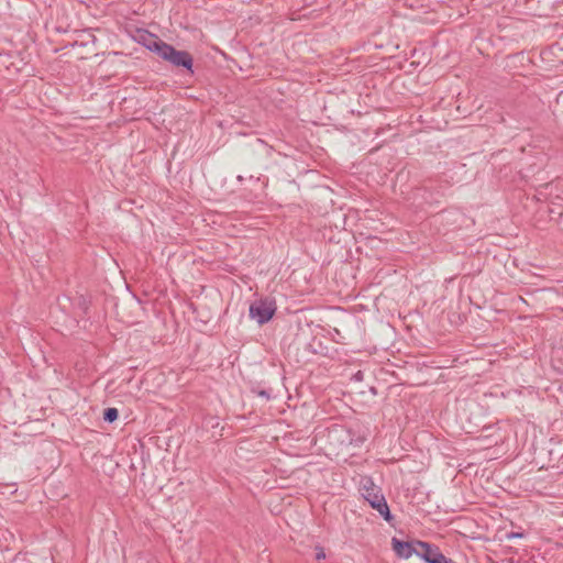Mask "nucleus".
I'll list each match as a JSON object with an SVG mask.
<instances>
[{
    "label": "nucleus",
    "mask_w": 563,
    "mask_h": 563,
    "mask_svg": "<svg viewBox=\"0 0 563 563\" xmlns=\"http://www.w3.org/2000/svg\"><path fill=\"white\" fill-rule=\"evenodd\" d=\"M261 397H264L266 399H269L271 398V390H267V389H262L257 393Z\"/></svg>",
    "instance_id": "14"
},
{
    "label": "nucleus",
    "mask_w": 563,
    "mask_h": 563,
    "mask_svg": "<svg viewBox=\"0 0 563 563\" xmlns=\"http://www.w3.org/2000/svg\"><path fill=\"white\" fill-rule=\"evenodd\" d=\"M275 497H277V499L279 500H284V498H280V495L279 494H276Z\"/></svg>",
    "instance_id": "16"
},
{
    "label": "nucleus",
    "mask_w": 563,
    "mask_h": 563,
    "mask_svg": "<svg viewBox=\"0 0 563 563\" xmlns=\"http://www.w3.org/2000/svg\"><path fill=\"white\" fill-rule=\"evenodd\" d=\"M267 504H268V507H269L272 514L277 515V514L282 512V506L279 503L271 500Z\"/></svg>",
    "instance_id": "12"
},
{
    "label": "nucleus",
    "mask_w": 563,
    "mask_h": 563,
    "mask_svg": "<svg viewBox=\"0 0 563 563\" xmlns=\"http://www.w3.org/2000/svg\"><path fill=\"white\" fill-rule=\"evenodd\" d=\"M360 375H361V372H358V373L355 375V377H356V378H360Z\"/></svg>",
    "instance_id": "17"
},
{
    "label": "nucleus",
    "mask_w": 563,
    "mask_h": 563,
    "mask_svg": "<svg viewBox=\"0 0 563 563\" xmlns=\"http://www.w3.org/2000/svg\"><path fill=\"white\" fill-rule=\"evenodd\" d=\"M136 41L148 51L156 53L158 56L162 55L163 48L167 45V43L162 41L158 36L145 30L137 32Z\"/></svg>",
    "instance_id": "6"
},
{
    "label": "nucleus",
    "mask_w": 563,
    "mask_h": 563,
    "mask_svg": "<svg viewBox=\"0 0 563 563\" xmlns=\"http://www.w3.org/2000/svg\"><path fill=\"white\" fill-rule=\"evenodd\" d=\"M277 310L276 301L271 298L255 300L250 305L249 314L251 319L256 320L263 325L272 320Z\"/></svg>",
    "instance_id": "2"
},
{
    "label": "nucleus",
    "mask_w": 563,
    "mask_h": 563,
    "mask_svg": "<svg viewBox=\"0 0 563 563\" xmlns=\"http://www.w3.org/2000/svg\"><path fill=\"white\" fill-rule=\"evenodd\" d=\"M159 57L170 63L175 67L184 68L190 74H194V58L187 51H178L173 45L167 43L166 47L163 48L162 55Z\"/></svg>",
    "instance_id": "3"
},
{
    "label": "nucleus",
    "mask_w": 563,
    "mask_h": 563,
    "mask_svg": "<svg viewBox=\"0 0 563 563\" xmlns=\"http://www.w3.org/2000/svg\"><path fill=\"white\" fill-rule=\"evenodd\" d=\"M417 556L423 559L428 563H445V555L438 547L428 542L417 540Z\"/></svg>",
    "instance_id": "5"
},
{
    "label": "nucleus",
    "mask_w": 563,
    "mask_h": 563,
    "mask_svg": "<svg viewBox=\"0 0 563 563\" xmlns=\"http://www.w3.org/2000/svg\"><path fill=\"white\" fill-rule=\"evenodd\" d=\"M342 487L347 492L357 490L358 493H368L374 490L377 486L371 476L355 473L343 479Z\"/></svg>",
    "instance_id": "4"
},
{
    "label": "nucleus",
    "mask_w": 563,
    "mask_h": 563,
    "mask_svg": "<svg viewBox=\"0 0 563 563\" xmlns=\"http://www.w3.org/2000/svg\"><path fill=\"white\" fill-rule=\"evenodd\" d=\"M365 439L363 434H356L346 426L333 424L328 428V455H333L338 461L346 462L349 457L356 454L355 450L362 446Z\"/></svg>",
    "instance_id": "1"
},
{
    "label": "nucleus",
    "mask_w": 563,
    "mask_h": 563,
    "mask_svg": "<svg viewBox=\"0 0 563 563\" xmlns=\"http://www.w3.org/2000/svg\"><path fill=\"white\" fill-rule=\"evenodd\" d=\"M369 506L375 509L389 525L394 526V516L385 499V495H363Z\"/></svg>",
    "instance_id": "7"
},
{
    "label": "nucleus",
    "mask_w": 563,
    "mask_h": 563,
    "mask_svg": "<svg viewBox=\"0 0 563 563\" xmlns=\"http://www.w3.org/2000/svg\"><path fill=\"white\" fill-rule=\"evenodd\" d=\"M443 506L445 507V511H449V510H451V511H455V510H456L455 508L450 507V506H449L448 504H445V503H443Z\"/></svg>",
    "instance_id": "15"
},
{
    "label": "nucleus",
    "mask_w": 563,
    "mask_h": 563,
    "mask_svg": "<svg viewBox=\"0 0 563 563\" xmlns=\"http://www.w3.org/2000/svg\"><path fill=\"white\" fill-rule=\"evenodd\" d=\"M391 547L395 553L402 559H409L412 554L417 555V541L407 542L397 538L391 539Z\"/></svg>",
    "instance_id": "8"
},
{
    "label": "nucleus",
    "mask_w": 563,
    "mask_h": 563,
    "mask_svg": "<svg viewBox=\"0 0 563 563\" xmlns=\"http://www.w3.org/2000/svg\"><path fill=\"white\" fill-rule=\"evenodd\" d=\"M76 305L78 306V308H80L82 310L84 313L87 312L88 310V300L86 299L85 296H79L76 298Z\"/></svg>",
    "instance_id": "10"
},
{
    "label": "nucleus",
    "mask_w": 563,
    "mask_h": 563,
    "mask_svg": "<svg viewBox=\"0 0 563 563\" xmlns=\"http://www.w3.org/2000/svg\"><path fill=\"white\" fill-rule=\"evenodd\" d=\"M523 537V533L521 532H508L506 533V539L507 540H511L514 538H522Z\"/></svg>",
    "instance_id": "13"
},
{
    "label": "nucleus",
    "mask_w": 563,
    "mask_h": 563,
    "mask_svg": "<svg viewBox=\"0 0 563 563\" xmlns=\"http://www.w3.org/2000/svg\"><path fill=\"white\" fill-rule=\"evenodd\" d=\"M314 558L317 561L325 559V551H324L323 547H321V545L314 547Z\"/></svg>",
    "instance_id": "11"
},
{
    "label": "nucleus",
    "mask_w": 563,
    "mask_h": 563,
    "mask_svg": "<svg viewBox=\"0 0 563 563\" xmlns=\"http://www.w3.org/2000/svg\"><path fill=\"white\" fill-rule=\"evenodd\" d=\"M118 417H119V411L117 408L109 407L103 410L102 418L106 422L112 423L118 419Z\"/></svg>",
    "instance_id": "9"
}]
</instances>
